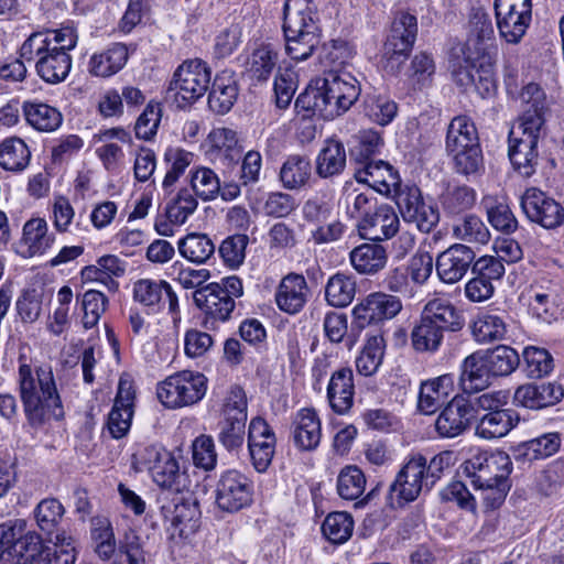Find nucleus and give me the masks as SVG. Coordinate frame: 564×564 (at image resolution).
Segmentation results:
<instances>
[{
    "label": "nucleus",
    "instance_id": "1",
    "mask_svg": "<svg viewBox=\"0 0 564 564\" xmlns=\"http://www.w3.org/2000/svg\"><path fill=\"white\" fill-rule=\"evenodd\" d=\"M18 362L17 383L26 425L34 432L45 430L65 415L53 369L50 365L33 366L24 355Z\"/></svg>",
    "mask_w": 564,
    "mask_h": 564
},
{
    "label": "nucleus",
    "instance_id": "2",
    "mask_svg": "<svg viewBox=\"0 0 564 564\" xmlns=\"http://www.w3.org/2000/svg\"><path fill=\"white\" fill-rule=\"evenodd\" d=\"M74 26L45 29L31 33L19 50L20 57L34 62L37 76L50 85L63 83L72 69L69 52L77 45Z\"/></svg>",
    "mask_w": 564,
    "mask_h": 564
},
{
    "label": "nucleus",
    "instance_id": "3",
    "mask_svg": "<svg viewBox=\"0 0 564 564\" xmlns=\"http://www.w3.org/2000/svg\"><path fill=\"white\" fill-rule=\"evenodd\" d=\"M521 98L527 108L510 131L509 158L520 175L530 177L535 173L539 162L536 145L544 123L546 97L538 84L530 83L522 89Z\"/></svg>",
    "mask_w": 564,
    "mask_h": 564
},
{
    "label": "nucleus",
    "instance_id": "4",
    "mask_svg": "<svg viewBox=\"0 0 564 564\" xmlns=\"http://www.w3.org/2000/svg\"><path fill=\"white\" fill-rule=\"evenodd\" d=\"M361 94L360 83L349 72L329 69L314 86L299 95L295 106L334 119L346 112Z\"/></svg>",
    "mask_w": 564,
    "mask_h": 564
},
{
    "label": "nucleus",
    "instance_id": "5",
    "mask_svg": "<svg viewBox=\"0 0 564 564\" xmlns=\"http://www.w3.org/2000/svg\"><path fill=\"white\" fill-rule=\"evenodd\" d=\"M283 32L286 54L296 62L306 61L321 43V28L313 0H285Z\"/></svg>",
    "mask_w": 564,
    "mask_h": 564
},
{
    "label": "nucleus",
    "instance_id": "6",
    "mask_svg": "<svg viewBox=\"0 0 564 564\" xmlns=\"http://www.w3.org/2000/svg\"><path fill=\"white\" fill-rule=\"evenodd\" d=\"M131 468L147 471L162 489L180 492L187 486V476L181 470L175 455L159 443L139 444L132 454Z\"/></svg>",
    "mask_w": 564,
    "mask_h": 564
},
{
    "label": "nucleus",
    "instance_id": "7",
    "mask_svg": "<svg viewBox=\"0 0 564 564\" xmlns=\"http://www.w3.org/2000/svg\"><path fill=\"white\" fill-rule=\"evenodd\" d=\"M43 541L21 519L0 524V564H33L41 558Z\"/></svg>",
    "mask_w": 564,
    "mask_h": 564
},
{
    "label": "nucleus",
    "instance_id": "8",
    "mask_svg": "<svg viewBox=\"0 0 564 564\" xmlns=\"http://www.w3.org/2000/svg\"><path fill=\"white\" fill-rule=\"evenodd\" d=\"M210 75V68L202 59L186 61L175 70L167 94L178 108H186L205 95Z\"/></svg>",
    "mask_w": 564,
    "mask_h": 564
},
{
    "label": "nucleus",
    "instance_id": "9",
    "mask_svg": "<svg viewBox=\"0 0 564 564\" xmlns=\"http://www.w3.org/2000/svg\"><path fill=\"white\" fill-rule=\"evenodd\" d=\"M207 391V378L198 371L183 370L160 382L156 394L161 403L170 409L193 405Z\"/></svg>",
    "mask_w": 564,
    "mask_h": 564
},
{
    "label": "nucleus",
    "instance_id": "10",
    "mask_svg": "<svg viewBox=\"0 0 564 564\" xmlns=\"http://www.w3.org/2000/svg\"><path fill=\"white\" fill-rule=\"evenodd\" d=\"M247 409L245 391L240 387H232L223 405V419L218 423L217 435L218 442L228 452L238 451L245 443Z\"/></svg>",
    "mask_w": 564,
    "mask_h": 564
},
{
    "label": "nucleus",
    "instance_id": "11",
    "mask_svg": "<svg viewBox=\"0 0 564 564\" xmlns=\"http://www.w3.org/2000/svg\"><path fill=\"white\" fill-rule=\"evenodd\" d=\"M417 34L416 17L405 12H398L391 23L390 33L383 45L384 68L390 73L399 72L408 58Z\"/></svg>",
    "mask_w": 564,
    "mask_h": 564
},
{
    "label": "nucleus",
    "instance_id": "12",
    "mask_svg": "<svg viewBox=\"0 0 564 564\" xmlns=\"http://www.w3.org/2000/svg\"><path fill=\"white\" fill-rule=\"evenodd\" d=\"M424 456H410L390 486L391 506L401 507L432 489L424 473Z\"/></svg>",
    "mask_w": 564,
    "mask_h": 564
},
{
    "label": "nucleus",
    "instance_id": "13",
    "mask_svg": "<svg viewBox=\"0 0 564 564\" xmlns=\"http://www.w3.org/2000/svg\"><path fill=\"white\" fill-rule=\"evenodd\" d=\"M495 15L500 36L509 44H518L532 19L531 0H495Z\"/></svg>",
    "mask_w": 564,
    "mask_h": 564
},
{
    "label": "nucleus",
    "instance_id": "14",
    "mask_svg": "<svg viewBox=\"0 0 564 564\" xmlns=\"http://www.w3.org/2000/svg\"><path fill=\"white\" fill-rule=\"evenodd\" d=\"M464 473L470 478L474 488L489 484L509 481L512 469L510 457L502 452L477 453L464 463Z\"/></svg>",
    "mask_w": 564,
    "mask_h": 564
},
{
    "label": "nucleus",
    "instance_id": "15",
    "mask_svg": "<svg viewBox=\"0 0 564 564\" xmlns=\"http://www.w3.org/2000/svg\"><path fill=\"white\" fill-rule=\"evenodd\" d=\"M253 484L241 471L228 469L220 474L215 488V502L226 512H237L252 502Z\"/></svg>",
    "mask_w": 564,
    "mask_h": 564
},
{
    "label": "nucleus",
    "instance_id": "16",
    "mask_svg": "<svg viewBox=\"0 0 564 564\" xmlns=\"http://www.w3.org/2000/svg\"><path fill=\"white\" fill-rule=\"evenodd\" d=\"M393 198L404 221L414 224L420 231L431 232L438 224V210L424 202L417 186L404 185Z\"/></svg>",
    "mask_w": 564,
    "mask_h": 564
},
{
    "label": "nucleus",
    "instance_id": "17",
    "mask_svg": "<svg viewBox=\"0 0 564 564\" xmlns=\"http://www.w3.org/2000/svg\"><path fill=\"white\" fill-rule=\"evenodd\" d=\"M473 278L465 284V296L474 303H481L495 294V283L505 274V265L492 256L477 259L471 267Z\"/></svg>",
    "mask_w": 564,
    "mask_h": 564
},
{
    "label": "nucleus",
    "instance_id": "18",
    "mask_svg": "<svg viewBox=\"0 0 564 564\" xmlns=\"http://www.w3.org/2000/svg\"><path fill=\"white\" fill-rule=\"evenodd\" d=\"M399 296L386 292L368 294L352 308L354 322L359 328L394 318L402 311Z\"/></svg>",
    "mask_w": 564,
    "mask_h": 564
},
{
    "label": "nucleus",
    "instance_id": "19",
    "mask_svg": "<svg viewBox=\"0 0 564 564\" xmlns=\"http://www.w3.org/2000/svg\"><path fill=\"white\" fill-rule=\"evenodd\" d=\"M521 208L528 219L545 229L564 224V207L539 188H528L521 196Z\"/></svg>",
    "mask_w": 564,
    "mask_h": 564
},
{
    "label": "nucleus",
    "instance_id": "20",
    "mask_svg": "<svg viewBox=\"0 0 564 564\" xmlns=\"http://www.w3.org/2000/svg\"><path fill=\"white\" fill-rule=\"evenodd\" d=\"M132 299L152 313L159 312L167 300L169 312L174 324L181 319L178 297L165 280L140 279L135 281L132 286Z\"/></svg>",
    "mask_w": 564,
    "mask_h": 564
},
{
    "label": "nucleus",
    "instance_id": "21",
    "mask_svg": "<svg viewBox=\"0 0 564 564\" xmlns=\"http://www.w3.org/2000/svg\"><path fill=\"white\" fill-rule=\"evenodd\" d=\"M275 444L274 432L267 421L260 416L253 417L248 429V448L257 471L268 469L275 453Z\"/></svg>",
    "mask_w": 564,
    "mask_h": 564
},
{
    "label": "nucleus",
    "instance_id": "22",
    "mask_svg": "<svg viewBox=\"0 0 564 564\" xmlns=\"http://www.w3.org/2000/svg\"><path fill=\"white\" fill-rule=\"evenodd\" d=\"M355 178L358 183L367 184L376 192L391 197H394L397 192L404 187L399 173L382 160L355 166Z\"/></svg>",
    "mask_w": 564,
    "mask_h": 564
},
{
    "label": "nucleus",
    "instance_id": "23",
    "mask_svg": "<svg viewBox=\"0 0 564 564\" xmlns=\"http://www.w3.org/2000/svg\"><path fill=\"white\" fill-rule=\"evenodd\" d=\"M95 553L110 564H145V552L140 536L127 532L117 545L116 540L94 545Z\"/></svg>",
    "mask_w": 564,
    "mask_h": 564
},
{
    "label": "nucleus",
    "instance_id": "24",
    "mask_svg": "<svg viewBox=\"0 0 564 564\" xmlns=\"http://www.w3.org/2000/svg\"><path fill=\"white\" fill-rule=\"evenodd\" d=\"M198 202L187 188H181L174 196L167 199L164 215L155 220L154 229L160 236L174 235L173 226H182L197 209Z\"/></svg>",
    "mask_w": 564,
    "mask_h": 564
},
{
    "label": "nucleus",
    "instance_id": "25",
    "mask_svg": "<svg viewBox=\"0 0 564 564\" xmlns=\"http://www.w3.org/2000/svg\"><path fill=\"white\" fill-rule=\"evenodd\" d=\"M476 258L475 251L463 243H454L441 252L436 259L438 278L447 284L460 281L468 272Z\"/></svg>",
    "mask_w": 564,
    "mask_h": 564
},
{
    "label": "nucleus",
    "instance_id": "26",
    "mask_svg": "<svg viewBox=\"0 0 564 564\" xmlns=\"http://www.w3.org/2000/svg\"><path fill=\"white\" fill-rule=\"evenodd\" d=\"M471 404L462 395L454 397L435 420V431L441 437L454 438L470 425Z\"/></svg>",
    "mask_w": 564,
    "mask_h": 564
},
{
    "label": "nucleus",
    "instance_id": "27",
    "mask_svg": "<svg viewBox=\"0 0 564 564\" xmlns=\"http://www.w3.org/2000/svg\"><path fill=\"white\" fill-rule=\"evenodd\" d=\"M563 395V388L556 382L524 383L514 390L512 402L516 406L540 410L556 404Z\"/></svg>",
    "mask_w": 564,
    "mask_h": 564
},
{
    "label": "nucleus",
    "instance_id": "28",
    "mask_svg": "<svg viewBox=\"0 0 564 564\" xmlns=\"http://www.w3.org/2000/svg\"><path fill=\"white\" fill-rule=\"evenodd\" d=\"M399 217L388 204L377 206L367 218L357 224L360 236L372 241L392 238L399 231Z\"/></svg>",
    "mask_w": 564,
    "mask_h": 564
},
{
    "label": "nucleus",
    "instance_id": "29",
    "mask_svg": "<svg viewBox=\"0 0 564 564\" xmlns=\"http://www.w3.org/2000/svg\"><path fill=\"white\" fill-rule=\"evenodd\" d=\"M310 289L302 274L289 273L279 283L274 300L282 312L295 315L300 313L308 301Z\"/></svg>",
    "mask_w": 564,
    "mask_h": 564
},
{
    "label": "nucleus",
    "instance_id": "30",
    "mask_svg": "<svg viewBox=\"0 0 564 564\" xmlns=\"http://www.w3.org/2000/svg\"><path fill=\"white\" fill-rule=\"evenodd\" d=\"M165 522L174 530L173 534L188 536L199 527L200 510L196 501L180 500L161 507Z\"/></svg>",
    "mask_w": 564,
    "mask_h": 564
},
{
    "label": "nucleus",
    "instance_id": "31",
    "mask_svg": "<svg viewBox=\"0 0 564 564\" xmlns=\"http://www.w3.org/2000/svg\"><path fill=\"white\" fill-rule=\"evenodd\" d=\"M294 445L301 451H314L321 443L322 422L312 408L300 409L292 420Z\"/></svg>",
    "mask_w": 564,
    "mask_h": 564
},
{
    "label": "nucleus",
    "instance_id": "32",
    "mask_svg": "<svg viewBox=\"0 0 564 564\" xmlns=\"http://www.w3.org/2000/svg\"><path fill=\"white\" fill-rule=\"evenodd\" d=\"M354 372L348 367L335 370L327 384V400L330 409L339 414H347L354 405Z\"/></svg>",
    "mask_w": 564,
    "mask_h": 564
},
{
    "label": "nucleus",
    "instance_id": "33",
    "mask_svg": "<svg viewBox=\"0 0 564 564\" xmlns=\"http://www.w3.org/2000/svg\"><path fill=\"white\" fill-rule=\"evenodd\" d=\"M194 303L205 312V314L219 322H225L230 317L235 308V300L220 290L219 283H210L194 292Z\"/></svg>",
    "mask_w": 564,
    "mask_h": 564
},
{
    "label": "nucleus",
    "instance_id": "34",
    "mask_svg": "<svg viewBox=\"0 0 564 564\" xmlns=\"http://www.w3.org/2000/svg\"><path fill=\"white\" fill-rule=\"evenodd\" d=\"M128 58V47L122 43H112L90 55L87 72L94 77L109 78L124 67Z\"/></svg>",
    "mask_w": 564,
    "mask_h": 564
},
{
    "label": "nucleus",
    "instance_id": "35",
    "mask_svg": "<svg viewBox=\"0 0 564 564\" xmlns=\"http://www.w3.org/2000/svg\"><path fill=\"white\" fill-rule=\"evenodd\" d=\"M55 240V234L50 231L47 221L42 217H33L23 225L20 243L25 248V257L45 254L54 246Z\"/></svg>",
    "mask_w": 564,
    "mask_h": 564
},
{
    "label": "nucleus",
    "instance_id": "36",
    "mask_svg": "<svg viewBox=\"0 0 564 564\" xmlns=\"http://www.w3.org/2000/svg\"><path fill=\"white\" fill-rule=\"evenodd\" d=\"M470 329L477 344L488 345L507 338L508 324L503 315L492 311H482L475 315Z\"/></svg>",
    "mask_w": 564,
    "mask_h": 564
},
{
    "label": "nucleus",
    "instance_id": "37",
    "mask_svg": "<svg viewBox=\"0 0 564 564\" xmlns=\"http://www.w3.org/2000/svg\"><path fill=\"white\" fill-rule=\"evenodd\" d=\"M495 378L489 371L480 350L467 356L460 366L459 384L464 392L473 393L485 390Z\"/></svg>",
    "mask_w": 564,
    "mask_h": 564
},
{
    "label": "nucleus",
    "instance_id": "38",
    "mask_svg": "<svg viewBox=\"0 0 564 564\" xmlns=\"http://www.w3.org/2000/svg\"><path fill=\"white\" fill-rule=\"evenodd\" d=\"M454 389L452 375H442L421 383L417 409L423 414H433L444 404Z\"/></svg>",
    "mask_w": 564,
    "mask_h": 564
},
{
    "label": "nucleus",
    "instance_id": "39",
    "mask_svg": "<svg viewBox=\"0 0 564 564\" xmlns=\"http://www.w3.org/2000/svg\"><path fill=\"white\" fill-rule=\"evenodd\" d=\"M238 97V85L235 73L229 69L218 73L213 82L208 107L218 115L227 113L235 105Z\"/></svg>",
    "mask_w": 564,
    "mask_h": 564
},
{
    "label": "nucleus",
    "instance_id": "40",
    "mask_svg": "<svg viewBox=\"0 0 564 564\" xmlns=\"http://www.w3.org/2000/svg\"><path fill=\"white\" fill-rule=\"evenodd\" d=\"M347 155L339 140L327 139L315 159V173L324 180L339 176L346 169Z\"/></svg>",
    "mask_w": 564,
    "mask_h": 564
},
{
    "label": "nucleus",
    "instance_id": "41",
    "mask_svg": "<svg viewBox=\"0 0 564 564\" xmlns=\"http://www.w3.org/2000/svg\"><path fill=\"white\" fill-rule=\"evenodd\" d=\"M519 415L511 409L484 413L477 419L475 434L484 440L506 436L519 423Z\"/></svg>",
    "mask_w": 564,
    "mask_h": 564
},
{
    "label": "nucleus",
    "instance_id": "42",
    "mask_svg": "<svg viewBox=\"0 0 564 564\" xmlns=\"http://www.w3.org/2000/svg\"><path fill=\"white\" fill-rule=\"evenodd\" d=\"M422 318L435 325L443 333L457 332L464 327V317L458 310L445 299H433L425 305Z\"/></svg>",
    "mask_w": 564,
    "mask_h": 564
},
{
    "label": "nucleus",
    "instance_id": "43",
    "mask_svg": "<svg viewBox=\"0 0 564 564\" xmlns=\"http://www.w3.org/2000/svg\"><path fill=\"white\" fill-rule=\"evenodd\" d=\"M22 112L28 124L40 132H53L63 122V116L57 108L39 100L23 101Z\"/></svg>",
    "mask_w": 564,
    "mask_h": 564
},
{
    "label": "nucleus",
    "instance_id": "44",
    "mask_svg": "<svg viewBox=\"0 0 564 564\" xmlns=\"http://www.w3.org/2000/svg\"><path fill=\"white\" fill-rule=\"evenodd\" d=\"M312 180V164L307 156L291 154L282 163L279 181L289 191H301L308 186Z\"/></svg>",
    "mask_w": 564,
    "mask_h": 564
},
{
    "label": "nucleus",
    "instance_id": "45",
    "mask_svg": "<svg viewBox=\"0 0 564 564\" xmlns=\"http://www.w3.org/2000/svg\"><path fill=\"white\" fill-rule=\"evenodd\" d=\"M350 263L360 274H376L388 261L386 249L379 243H362L350 251Z\"/></svg>",
    "mask_w": 564,
    "mask_h": 564
},
{
    "label": "nucleus",
    "instance_id": "46",
    "mask_svg": "<svg viewBox=\"0 0 564 564\" xmlns=\"http://www.w3.org/2000/svg\"><path fill=\"white\" fill-rule=\"evenodd\" d=\"M479 135L475 122L467 116L454 117L448 127L445 138L446 152L478 145Z\"/></svg>",
    "mask_w": 564,
    "mask_h": 564
},
{
    "label": "nucleus",
    "instance_id": "47",
    "mask_svg": "<svg viewBox=\"0 0 564 564\" xmlns=\"http://www.w3.org/2000/svg\"><path fill=\"white\" fill-rule=\"evenodd\" d=\"M481 204L486 209L489 223L495 229L505 234L516 231L518 220L505 196L485 195Z\"/></svg>",
    "mask_w": 564,
    "mask_h": 564
},
{
    "label": "nucleus",
    "instance_id": "48",
    "mask_svg": "<svg viewBox=\"0 0 564 564\" xmlns=\"http://www.w3.org/2000/svg\"><path fill=\"white\" fill-rule=\"evenodd\" d=\"M278 53L270 44L254 48L246 58L245 73L254 80L265 82L276 66Z\"/></svg>",
    "mask_w": 564,
    "mask_h": 564
},
{
    "label": "nucleus",
    "instance_id": "49",
    "mask_svg": "<svg viewBox=\"0 0 564 564\" xmlns=\"http://www.w3.org/2000/svg\"><path fill=\"white\" fill-rule=\"evenodd\" d=\"M356 291L355 278L337 272L329 276L325 284V301L333 307H346L354 301Z\"/></svg>",
    "mask_w": 564,
    "mask_h": 564
},
{
    "label": "nucleus",
    "instance_id": "50",
    "mask_svg": "<svg viewBox=\"0 0 564 564\" xmlns=\"http://www.w3.org/2000/svg\"><path fill=\"white\" fill-rule=\"evenodd\" d=\"M180 254L196 264L206 263L215 254V243L206 234L191 232L177 242Z\"/></svg>",
    "mask_w": 564,
    "mask_h": 564
},
{
    "label": "nucleus",
    "instance_id": "51",
    "mask_svg": "<svg viewBox=\"0 0 564 564\" xmlns=\"http://www.w3.org/2000/svg\"><path fill=\"white\" fill-rule=\"evenodd\" d=\"M473 45L476 46L473 40L466 41L465 45L460 48L462 57L456 56L451 62L453 79L458 86L465 88L476 83L475 69H477L481 59H486V56H478L471 51Z\"/></svg>",
    "mask_w": 564,
    "mask_h": 564
},
{
    "label": "nucleus",
    "instance_id": "52",
    "mask_svg": "<svg viewBox=\"0 0 564 564\" xmlns=\"http://www.w3.org/2000/svg\"><path fill=\"white\" fill-rule=\"evenodd\" d=\"M31 160V151L20 138H7L0 143V166L10 172L25 170Z\"/></svg>",
    "mask_w": 564,
    "mask_h": 564
},
{
    "label": "nucleus",
    "instance_id": "53",
    "mask_svg": "<svg viewBox=\"0 0 564 564\" xmlns=\"http://www.w3.org/2000/svg\"><path fill=\"white\" fill-rule=\"evenodd\" d=\"M195 154L181 147H169L163 155L166 173L162 182L164 191L172 188L187 167L194 163Z\"/></svg>",
    "mask_w": 564,
    "mask_h": 564
},
{
    "label": "nucleus",
    "instance_id": "54",
    "mask_svg": "<svg viewBox=\"0 0 564 564\" xmlns=\"http://www.w3.org/2000/svg\"><path fill=\"white\" fill-rule=\"evenodd\" d=\"M480 352L494 377L509 376L520 364L517 350L509 346L499 345L492 349L480 350Z\"/></svg>",
    "mask_w": 564,
    "mask_h": 564
},
{
    "label": "nucleus",
    "instance_id": "55",
    "mask_svg": "<svg viewBox=\"0 0 564 564\" xmlns=\"http://www.w3.org/2000/svg\"><path fill=\"white\" fill-rule=\"evenodd\" d=\"M443 339L444 333L422 317L411 332V344L417 352H436Z\"/></svg>",
    "mask_w": 564,
    "mask_h": 564
},
{
    "label": "nucleus",
    "instance_id": "56",
    "mask_svg": "<svg viewBox=\"0 0 564 564\" xmlns=\"http://www.w3.org/2000/svg\"><path fill=\"white\" fill-rule=\"evenodd\" d=\"M452 156L456 173L469 176H478L485 170L484 155L480 144L448 152Z\"/></svg>",
    "mask_w": 564,
    "mask_h": 564
},
{
    "label": "nucleus",
    "instance_id": "57",
    "mask_svg": "<svg viewBox=\"0 0 564 564\" xmlns=\"http://www.w3.org/2000/svg\"><path fill=\"white\" fill-rule=\"evenodd\" d=\"M384 355V339L381 335L369 337L356 358V368L362 376L376 373L382 364Z\"/></svg>",
    "mask_w": 564,
    "mask_h": 564
},
{
    "label": "nucleus",
    "instance_id": "58",
    "mask_svg": "<svg viewBox=\"0 0 564 564\" xmlns=\"http://www.w3.org/2000/svg\"><path fill=\"white\" fill-rule=\"evenodd\" d=\"M471 30L467 41H474L471 51L478 56H486L489 43L495 40V30L490 17L482 11H476L470 20Z\"/></svg>",
    "mask_w": 564,
    "mask_h": 564
},
{
    "label": "nucleus",
    "instance_id": "59",
    "mask_svg": "<svg viewBox=\"0 0 564 564\" xmlns=\"http://www.w3.org/2000/svg\"><path fill=\"white\" fill-rule=\"evenodd\" d=\"M210 150L223 155L230 162H237L240 156V147L237 132L230 128H214L208 134Z\"/></svg>",
    "mask_w": 564,
    "mask_h": 564
},
{
    "label": "nucleus",
    "instance_id": "60",
    "mask_svg": "<svg viewBox=\"0 0 564 564\" xmlns=\"http://www.w3.org/2000/svg\"><path fill=\"white\" fill-rule=\"evenodd\" d=\"M453 236L469 243L486 245L490 232L485 223L475 215H467L453 225Z\"/></svg>",
    "mask_w": 564,
    "mask_h": 564
},
{
    "label": "nucleus",
    "instance_id": "61",
    "mask_svg": "<svg viewBox=\"0 0 564 564\" xmlns=\"http://www.w3.org/2000/svg\"><path fill=\"white\" fill-rule=\"evenodd\" d=\"M341 199L345 204L346 214L349 218L362 220L377 207L376 199L370 193L359 192L358 188H350L346 183Z\"/></svg>",
    "mask_w": 564,
    "mask_h": 564
},
{
    "label": "nucleus",
    "instance_id": "62",
    "mask_svg": "<svg viewBox=\"0 0 564 564\" xmlns=\"http://www.w3.org/2000/svg\"><path fill=\"white\" fill-rule=\"evenodd\" d=\"M352 530L354 520L347 512L329 513L322 524L324 536L334 544H343L348 541Z\"/></svg>",
    "mask_w": 564,
    "mask_h": 564
},
{
    "label": "nucleus",
    "instance_id": "63",
    "mask_svg": "<svg viewBox=\"0 0 564 564\" xmlns=\"http://www.w3.org/2000/svg\"><path fill=\"white\" fill-rule=\"evenodd\" d=\"M366 477L354 465L344 467L337 477V492L345 500H356L365 492Z\"/></svg>",
    "mask_w": 564,
    "mask_h": 564
},
{
    "label": "nucleus",
    "instance_id": "64",
    "mask_svg": "<svg viewBox=\"0 0 564 564\" xmlns=\"http://www.w3.org/2000/svg\"><path fill=\"white\" fill-rule=\"evenodd\" d=\"M364 111L372 122L387 126L395 118L398 106L387 96L367 95L364 101Z\"/></svg>",
    "mask_w": 564,
    "mask_h": 564
}]
</instances>
